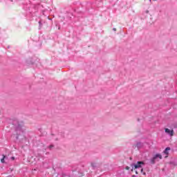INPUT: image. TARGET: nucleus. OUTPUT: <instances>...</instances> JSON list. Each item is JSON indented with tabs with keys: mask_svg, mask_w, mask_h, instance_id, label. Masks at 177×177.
Returning <instances> with one entry per match:
<instances>
[{
	"mask_svg": "<svg viewBox=\"0 0 177 177\" xmlns=\"http://www.w3.org/2000/svg\"><path fill=\"white\" fill-rule=\"evenodd\" d=\"M136 174H138V171H136Z\"/></svg>",
	"mask_w": 177,
	"mask_h": 177,
	"instance_id": "nucleus-16",
	"label": "nucleus"
},
{
	"mask_svg": "<svg viewBox=\"0 0 177 177\" xmlns=\"http://www.w3.org/2000/svg\"><path fill=\"white\" fill-rule=\"evenodd\" d=\"M5 160H8V158L6 157V156L3 155V158L1 159V162H2V164H4Z\"/></svg>",
	"mask_w": 177,
	"mask_h": 177,
	"instance_id": "nucleus-6",
	"label": "nucleus"
},
{
	"mask_svg": "<svg viewBox=\"0 0 177 177\" xmlns=\"http://www.w3.org/2000/svg\"><path fill=\"white\" fill-rule=\"evenodd\" d=\"M165 131L166 133H167V135H169V136H174V130L173 129L170 130L169 129H165Z\"/></svg>",
	"mask_w": 177,
	"mask_h": 177,
	"instance_id": "nucleus-4",
	"label": "nucleus"
},
{
	"mask_svg": "<svg viewBox=\"0 0 177 177\" xmlns=\"http://www.w3.org/2000/svg\"><path fill=\"white\" fill-rule=\"evenodd\" d=\"M20 128H21V127H20V124H18V127H17V131H18V129H20Z\"/></svg>",
	"mask_w": 177,
	"mask_h": 177,
	"instance_id": "nucleus-10",
	"label": "nucleus"
},
{
	"mask_svg": "<svg viewBox=\"0 0 177 177\" xmlns=\"http://www.w3.org/2000/svg\"><path fill=\"white\" fill-rule=\"evenodd\" d=\"M133 147H134V149H136V147H137L138 150H140V149H142V147H143V143L138 142L136 145H133Z\"/></svg>",
	"mask_w": 177,
	"mask_h": 177,
	"instance_id": "nucleus-3",
	"label": "nucleus"
},
{
	"mask_svg": "<svg viewBox=\"0 0 177 177\" xmlns=\"http://www.w3.org/2000/svg\"><path fill=\"white\" fill-rule=\"evenodd\" d=\"M160 160H162V156L160 153L156 154L152 158L150 159V164L154 165L156 161H159Z\"/></svg>",
	"mask_w": 177,
	"mask_h": 177,
	"instance_id": "nucleus-1",
	"label": "nucleus"
},
{
	"mask_svg": "<svg viewBox=\"0 0 177 177\" xmlns=\"http://www.w3.org/2000/svg\"><path fill=\"white\" fill-rule=\"evenodd\" d=\"M142 165H145V162L142 161H138L137 162L136 165H134V168L136 169H138V168H142Z\"/></svg>",
	"mask_w": 177,
	"mask_h": 177,
	"instance_id": "nucleus-2",
	"label": "nucleus"
},
{
	"mask_svg": "<svg viewBox=\"0 0 177 177\" xmlns=\"http://www.w3.org/2000/svg\"><path fill=\"white\" fill-rule=\"evenodd\" d=\"M132 177H136V175H133Z\"/></svg>",
	"mask_w": 177,
	"mask_h": 177,
	"instance_id": "nucleus-14",
	"label": "nucleus"
},
{
	"mask_svg": "<svg viewBox=\"0 0 177 177\" xmlns=\"http://www.w3.org/2000/svg\"><path fill=\"white\" fill-rule=\"evenodd\" d=\"M91 165H92V167H93V168H95V165H94L93 163H92Z\"/></svg>",
	"mask_w": 177,
	"mask_h": 177,
	"instance_id": "nucleus-11",
	"label": "nucleus"
},
{
	"mask_svg": "<svg viewBox=\"0 0 177 177\" xmlns=\"http://www.w3.org/2000/svg\"><path fill=\"white\" fill-rule=\"evenodd\" d=\"M39 27L41 28L42 27V24L41 23V21H39Z\"/></svg>",
	"mask_w": 177,
	"mask_h": 177,
	"instance_id": "nucleus-8",
	"label": "nucleus"
},
{
	"mask_svg": "<svg viewBox=\"0 0 177 177\" xmlns=\"http://www.w3.org/2000/svg\"><path fill=\"white\" fill-rule=\"evenodd\" d=\"M27 63H28V64H34V62H32V61L28 59V60L27 61Z\"/></svg>",
	"mask_w": 177,
	"mask_h": 177,
	"instance_id": "nucleus-7",
	"label": "nucleus"
},
{
	"mask_svg": "<svg viewBox=\"0 0 177 177\" xmlns=\"http://www.w3.org/2000/svg\"><path fill=\"white\" fill-rule=\"evenodd\" d=\"M11 159L15 160V157H11Z\"/></svg>",
	"mask_w": 177,
	"mask_h": 177,
	"instance_id": "nucleus-13",
	"label": "nucleus"
},
{
	"mask_svg": "<svg viewBox=\"0 0 177 177\" xmlns=\"http://www.w3.org/2000/svg\"><path fill=\"white\" fill-rule=\"evenodd\" d=\"M116 30V29L115 28H113V31H115Z\"/></svg>",
	"mask_w": 177,
	"mask_h": 177,
	"instance_id": "nucleus-15",
	"label": "nucleus"
},
{
	"mask_svg": "<svg viewBox=\"0 0 177 177\" xmlns=\"http://www.w3.org/2000/svg\"><path fill=\"white\" fill-rule=\"evenodd\" d=\"M140 171L143 174V175H146V172H143V169H141Z\"/></svg>",
	"mask_w": 177,
	"mask_h": 177,
	"instance_id": "nucleus-9",
	"label": "nucleus"
},
{
	"mask_svg": "<svg viewBox=\"0 0 177 177\" xmlns=\"http://www.w3.org/2000/svg\"><path fill=\"white\" fill-rule=\"evenodd\" d=\"M50 149H52V147H53V145H50Z\"/></svg>",
	"mask_w": 177,
	"mask_h": 177,
	"instance_id": "nucleus-12",
	"label": "nucleus"
},
{
	"mask_svg": "<svg viewBox=\"0 0 177 177\" xmlns=\"http://www.w3.org/2000/svg\"><path fill=\"white\" fill-rule=\"evenodd\" d=\"M169 150H171L170 147H167L165 151H164V153L166 154V156H168V154H169Z\"/></svg>",
	"mask_w": 177,
	"mask_h": 177,
	"instance_id": "nucleus-5",
	"label": "nucleus"
}]
</instances>
